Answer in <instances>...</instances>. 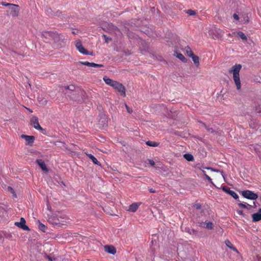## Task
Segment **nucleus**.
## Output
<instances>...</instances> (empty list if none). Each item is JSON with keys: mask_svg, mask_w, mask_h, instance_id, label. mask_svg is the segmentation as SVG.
Wrapping results in <instances>:
<instances>
[{"mask_svg": "<svg viewBox=\"0 0 261 261\" xmlns=\"http://www.w3.org/2000/svg\"><path fill=\"white\" fill-rule=\"evenodd\" d=\"M41 36L45 38L51 39L56 43H59L60 41L65 43V38L63 35H59L56 32L51 31H45L41 33Z\"/></svg>", "mask_w": 261, "mask_h": 261, "instance_id": "f257e3e1", "label": "nucleus"}, {"mask_svg": "<svg viewBox=\"0 0 261 261\" xmlns=\"http://www.w3.org/2000/svg\"><path fill=\"white\" fill-rule=\"evenodd\" d=\"M242 65L241 64H236L233 66L229 70V73H232L233 79L238 90L241 88V84L240 79L239 72L241 69Z\"/></svg>", "mask_w": 261, "mask_h": 261, "instance_id": "f03ea898", "label": "nucleus"}, {"mask_svg": "<svg viewBox=\"0 0 261 261\" xmlns=\"http://www.w3.org/2000/svg\"><path fill=\"white\" fill-rule=\"evenodd\" d=\"M112 87L118 90L121 94V95L123 97L126 96L125 94V88L124 86L121 83L116 81Z\"/></svg>", "mask_w": 261, "mask_h": 261, "instance_id": "7ed1b4c3", "label": "nucleus"}, {"mask_svg": "<svg viewBox=\"0 0 261 261\" xmlns=\"http://www.w3.org/2000/svg\"><path fill=\"white\" fill-rule=\"evenodd\" d=\"M242 196L248 199L255 200L258 196L256 194L250 190H245L242 192Z\"/></svg>", "mask_w": 261, "mask_h": 261, "instance_id": "20e7f679", "label": "nucleus"}, {"mask_svg": "<svg viewBox=\"0 0 261 261\" xmlns=\"http://www.w3.org/2000/svg\"><path fill=\"white\" fill-rule=\"evenodd\" d=\"M75 47L76 49L79 50V51L82 54L84 55H92V53H89V52L83 46L82 42L80 40H77L75 43Z\"/></svg>", "mask_w": 261, "mask_h": 261, "instance_id": "39448f33", "label": "nucleus"}, {"mask_svg": "<svg viewBox=\"0 0 261 261\" xmlns=\"http://www.w3.org/2000/svg\"><path fill=\"white\" fill-rule=\"evenodd\" d=\"M31 124L36 129L42 130L43 128L39 123V120L37 116H33L30 120Z\"/></svg>", "mask_w": 261, "mask_h": 261, "instance_id": "423d86ee", "label": "nucleus"}, {"mask_svg": "<svg viewBox=\"0 0 261 261\" xmlns=\"http://www.w3.org/2000/svg\"><path fill=\"white\" fill-rule=\"evenodd\" d=\"M15 225L21 228L24 230H29L30 229L28 226L25 225V220L23 218H21L20 222H15Z\"/></svg>", "mask_w": 261, "mask_h": 261, "instance_id": "0eeeda50", "label": "nucleus"}, {"mask_svg": "<svg viewBox=\"0 0 261 261\" xmlns=\"http://www.w3.org/2000/svg\"><path fill=\"white\" fill-rule=\"evenodd\" d=\"M222 190L226 192V193L231 195L235 199L239 198V196L238 195V194L233 191L231 190L230 188H229L228 187L226 186H224L222 187Z\"/></svg>", "mask_w": 261, "mask_h": 261, "instance_id": "6e6552de", "label": "nucleus"}, {"mask_svg": "<svg viewBox=\"0 0 261 261\" xmlns=\"http://www.w3.org/2000/svg\"><path fill=\"white\" fill-rule=\"evenodd\" d=\"M10 10V14L13 17H16L18 15L19 12V9L18 8V5H15L14 7H10L9 8Z\"/></svg>", "mask_w": 261, "mask_h": 261, "instance_id": "1a4fd4ad", "label": "nucleus"}, {"mask_svg": "<svg viewBox=\"0 0 261 261\" xmlns=\"http://www.w3.org/2000/svg\"><path fill=\"white\" fill-rule=\"evenodd\" d=\"M21 137V138L24 139L26 141L27 145H32L35 140V138L33 136L22 135Z\"/></svg>", "mask_w": 261, "mask_h": 261, "instance_id": "9d476101", "label": "nucleus"}, {"mask_svg": "<svg viewBox=\"0 0 261 261\" xmlns=\"http://www.w3.org/2000/svg\"><path fill=\"white\" fill-rule=\"evenodd\" d=\"M105 249V251L109 253L115 254L116 253V248L112 245H106Z\"/></svg>", "mask_w": 261, "mask_h": 261, "instance_id": "9b49d317", "label": "nucleus"}, {"mask_svg": "<svg viewBox=\"0 0 261 261\" xmlns=\"http://www.w3.org/2000/svg\"><path fill=\"white\" fill-rule=\"evenodd\" d=\"M252 217L253 222L260 221L261 220V208L259 209L257 213L252 214Z\"/></svg>", "mask_w": 261, "mask_h": 261, "instance_id": "f8f14e48", "label": "nucleus"}, {"mask_svg": "<svg viewBox=\"0 0 261 261\" xmlns=\"http://www.w3.org/2000/svg\"><path fill=\"white\" fill-rule=\"evenodd\" d=\"M36 162L39 165L40 167L42 169V170L47 172L48 169L46 166V164L45 162L41 159H38L36 160Z\"/></svg>", "mask_w": 261, "mask_h": 261, "instance_id": "ddd939ff", "label": "nucleus"}, {"mask_svg": "<svg viewBox=\"0 0 261 261\" xmlns=\"http://www.w3.org/2000/svg\"><path fill=\"white\" fill-rule=\"evenodd\" d=\"M140 203H134L130 204L128 208V211L132 212H135L138 210Z\"/></svg>", "mask_w": 261, "mask_h": 261, "instance_id": "4468645a", "label": "nucleus"}, {"mask_svg": "<svg viewBox=\"0 0 261 261\" xmlns=\"http://www.w3.org/2000/svg\"><path fill=\"white\" fill-rule=\"evenodd\" d=\"M103 80L107 85L111 86L112 87L116 82L115 81H113V80L110 79L109 77L106 76L103 77Z\"/></svg>", "mask_w": 261, "mask_h": 261, "instance_id": "2eb2a0df", "label": "nucleus"}, {"mask_svg": "<svg viewBox=\"0 0 261 261\" xmlns=\"http://www.w3.org/2000/svg\"><path fill=\"white\" fill-rule=\"evenodd\" d=\"M88 156L92 161L93 163L94 164L97 165L99 166H101V164L100 163V162L92 154H88Z\"/></svg>", "mask_w": 261, "mask_h": 261, "instance_id": "dca6fc26", "label": "nucleus"}, {"mask_svg": "<svg viewBox=\"0 0 261 261\" xmlns=\"http://www.w3.org/2000/svg\"><path fill=\"white\" fill-rule=\"evenodd\" d=\"M190 57L192 59V60H193V62L194 63V64L197 66H199V57L197 56H195V55H193V56H192Z\"/></svg>", "mask_w": 261, "mask_h": 261, "instance_id": "f3484780", "label": "nucleus"}, {"mask_svg": "<svg viewBox=\"0 0 261 261\" xmlns=\"http://www.w3.org/2000/svg\"><path fill=\"white\" fill-rule=\"evenodd\" d=\"M185 50L189 57H191L194 55L191 50V48L189 46H187L185 48Z\"/></svg>", "mask_w": 261, "mask_h": 261, "instance_id": "a211bd4d", "label": "nucleus"}, {"mask_svg": "<svg viewBox=\"0 0 261 261\" xmlns=\"http://www.w3.org/2000/svg\"><path fill=\"white\" fill-rule=\"evenodd\" d=\"M225 244L228 247L231 249L233 251H237V249L235 247H233V246L232 244V243H231V242L230 241H229L228 240H227L225 241Z\"/></svg>", "mask_w": 261, "mask_h": 261, "instance_id": "6ab92c4d", "label": "nucleus"}, {"mask_svg": "<svg viewBox=\"0 0 261 261\" xmlns=\"http://www.w3.org/2000/svg\"><path fill=\"white\" fill-rule=\"evenodd\" d=\"M184 156L188 161H193L194 160V157L191 154L186 153L184 155Z\"/></svg>", "mask_w": 261, "mask_h": 261, "instance_id": "aec40b11", "label": "nucleus"}, {"mask_svg": "<svg viewBox=\"0 0 261 261\" xmlns=\"http://www.w3.org/2000/svg\"><path fill=\"white\" fill-rule=\"evenodd\" d=\"M38 227L40 230H41L42 231L44 232H46L47 227L44 224H43V223H42L40 222H39Z\"/></svg>", "mask_w": 261, "mask_h": 261, "instance_id": "412c9836", "label": "nucleus"}, {"mask_svg": "<svg viewBox=\"0 0 261 261\" xmlns=\"http://www.w3.org/2000/svg\"><path fill=\"white\" fill-rule=\"evenodd\" d=\"M146 144L149 146L152 147H156L159 145V143L154 141H148L146 142Z\"/></svg>", "mask_w": 261, "mask_h": 261, "instance_id": "4be33fe9", "label": "nucleus"}, {"mask_svg": "<svg viewBox=\"0 0 261 261\" xmlns=\"http://www.w3.org/2000/svg\"><path fill=\"white\" fill-rule=\"evenodd\" d=\"M238 35L242 40H247V37L246 36L245 34L244 33H243L242 32H239L238 33Z\"/></svg>", "mask_w": 261, "mask_h": 261, "instance_id": "5701e85b", "label": "nucleus"}, {"mask_svg": "<svg viewBox=\"0 0 261 261\" xmlns=\"http://www.w3.org/2000/svg\"><path fill=\"white\" fill-rule=\"evenodd\" d=\"M176 57L184 62H186L187 61L185 57L183 56L182 54L180 53L178 54L176 56Z\"/></svg>", "mask_w": 261, "mask_h": 261, "instance_id": "b1692460", "label": "nucleus"}, {"mask_svg": "<svg viewBox=\"0 0 261 261\" xmlns=\"http://www.w3.org/2000/svg\"><path fill=\"white\" fill-rule=\"evenodd\" d=\"M79 63L80 64L86 65V66H89V67H91V62H89L88 61H84V62L80 61L79 62Z\"/></svg>", "mask_w": 261, "mask_h": 261, "instance_id": "393cba45", "label": "nucleus"}, {"mask_svg": "<svg viewBox=\"0 0 261 261\" xmlns=\"http://www.w3.org/2000/svg\"><path fill=\"white\" fill-rule=\"evenodd\" d=\"M1 4L3 5V6H6V7H8L9 8H10V7H14V4H10V3H6V2H3L1 3Z\"/></svg>", "mask_w": 261, "mask_h": 261, "instance_id": "a878e982", "label": "nucleus"}, {"mask_svg": "<svg viewBox=\"0 0 261 261\" xmlns=\"http://www.w3.org/2000/svg\"><path fill=\"white\" fill-rule=\"evenodd\" d=\"M91 67H96V68L101 67H103V65L99 64H96V63H94L91 62Z\"/></svg>", "mask_w": 261, "mask_h": 261, "instance_id": "bb28decb", "label": "nucleus"}, {"mask_svg": "<svg viewBox=\"0 0 261 261\" xmlns=\"http://www.w3.org/2000/svg\"><path fill=\"white\" fill-rule=\"evenodd\" d=\"M102 37L104 38L105 42L106 43H108L112 40V38L108 37L106 35L103 34Z\"/></svg>", "mask_w": 261, "mask_h": 261, "instance_id": "cd10ccee", "label": "nucleus"}, {"mask_svg": "<svg viewBox=\"0 0 261 261\" xmlns=\"http://www.w3.org/2000/svg\"><path fill=\"white\" fill-rule=\"evenodd\" d=\"M65 89H68L70 91H73L75 90V87L74 85H70L65 87Z\"/></svg>", "mask_w": 261, "mask_h": 261, "instance_id": "c85d7f7f", "label": "nucleus"}, {"mask_svg": "<svg viewBox=\"0 0 261 261\" xmlns=\"http://www.w3.org/2000/svg\"><path fill=\"white\" fill-rule=\"evenodd\" d=\"M239 206L240 207H242V208H248V206H250V205L248 204H245V203H240L239 204Z\"/></svg>", "mask_w": 261, "mask_h": 261, "instance_id": "c756f323", "label": "nucleus"}, {"mask_svg": "<svg viewBox=\"0 0 261 261\" xmlns=\"http://www.w3.org/2000/svg\"><path fill=\"white\" fill-rule=\"evenodd\" d=\"M206 227L208 229H212L213 228V224L212 222H209L206 223Z\"/></svg>", "mask_w": 261, "mask_h": 261, "instance_id": "7c9ffc66", "label": "nucleus"}, {"mask_svg": "<svg viewBox=\"0 0 261 261\" xmlns=\"http://www.w3.org/2000/svg\"><path fill=\"white\" fill-rule=\"evenodd\" d=\"M187 13L189 15H194L196 14V12L195 11H193L192 10H188L187 11Z\"/></svg>", "mask_w": 261, "mask_h": 261, "instance_id": "2f4dec72", "label": "nucleus"}, {"mask_svg": "<svg viewBox=\"0 0 261 261\" xmlns=\"http://www.w3.org/2000/svg\"><path fill=\"white\" fill-rule=\"evenodd\" d=\"M205 178L208 180V181L212 184L214 185V183L212 181V178L208 175H207L206 174H205V176H204Z\"/></svg>", "mask_w": 261, "mask_h": 261, "instance_id": "473e14b6", "label": "nucleus"}, {"mask_svg": "<svg viewBox=\"0 0 261 261\" xmlns=\"http://www.w3.org/2000/svg\"><path fill=\"white\" fill-rule=\"evenodd\" d=\"M39 102L40 105H46L47 103V100L46 99H40V100H39Z\"/></svg>", "mask_w": 261, "mask_h": 261, "instance_id": "72a5a7b5", "label": "nucleus"}, {"mask_svg": "<svg viewBox=\"0 0 261 261\" xmlns=\"http://www.w3.org/2000/svg\"><path fill=\"white\" fill-rule=\"evenodd\" d=\"M8 190L9 191H10L11 193H12L15 197H16V194L14 192V190H13V189L12 187H8Z\"/></svg>", "mask_w": 261, "mask_h": 261, "instance_id": "f704fd0d", "label": "nucleus"}, {"mask_svg": "<svg viewBox=\"0 0 261 261\" xmlns=\"http://www.w3.org/2000/svg\"><path fill=\"white\" fill-rule=\"evenodd\" d=\"M125 107H126L127 112L129 114H131L133 112V110L130 108H129L126 104H125Z\"/></svg>", "mask_w": 261, "mask_h": 261, "instance_id": "c9c22d12", "label": "nucleus"}, {"mask_svg": "<svg viewBox=\"0 0 261 261\" xmlns=\"http://www.w3.org/2000/svg\"><path fill=\"white\" fill-rule=\"evenodd\" d=\"M194 207H195L196 209L199 210L201 208V204L199 203H196L194 205Z\"/></svg>", "mask_w": 261, "mask_h": 261, "instance_id": "e433bc0d", "label": "nucleus"}, {"mask_svg": "<svg viewBox=\"0 0 261 261\" xmlns=\"http://www.w3.org/2000/svg\"><path fill=\"white\" fill-rule=\"evenodd\" d=\"M204 124V127H205V128L207 130L208 132H211V133H213V129L212 128H208L206 126H205V124Z\"/></svg>", "mask_w": 261, "mask_h": 261, "instance_id": "4c0bfd02", "label": "nucleus"}, {"mask_svg": "<svg viewBox=\"0 0 261 261\" xmlns=\"http://www.w3.org/2000/svg\"><path fill=\"white\" fill-rule=\"evenodd\" d=\"M233 17V18L236 20H238L239 19V15H237V14H234Z\"/></svg>", "mask_w": 261, "mask_h": 261, "instance_id": "58836bf2", "label": "nucleus"}, {"mask_svg": "<svg viewBox=\"0 0 261 261\" xmlns=\"http://www.w3.org/2000/svg\"><path fill=\"white\" fill-rule=\"evenodd\" d=\"M148 162H149V164L151 166H153L155 164L154 162L152 160H149Z\"/></svg>", "mask_w": 261, "mask_h": 261, "instance_id": "ea45409f", "label": "nucleus"}, {"mask_svg": "<svg viewBox=\"0 0 261 261\" xmlns=\"http://www.w3.org/2000/svg\"><path fill=\"white\" fill-rule=\"evenodd\" d=\"M204 168L206 169H208V170H211L212 171H217V172L218 171V170L214 169L211 167H205Z\"/></svg>", "mask_w": 261, "mask_h": 261, "instance_id": "a19ab883", "label": "nucleus"}, {"mask_svg": "<svg viewBox=\"0 0 261 261\" xmlns=\"http://www.w3.org/2000/svg\"><path fill=\"white\" fill-rule=\"evenodd\" d=\"M149 192H150V193H155V190H154L153 189H152V188H151V189H150L149 190Z\"/></svg>", "mask_w": 261, "mask_h": 261, "instance_id": "79ce46f5", "label": "nucleus"}, {"mask_svg": "<svg viewBox=\"0 0 261 261\" xmlns=\"http://www.w3.org/2000/svg\"><path fill=\"white\" fill-rule=\"evenodd\" d=\"M198 167L199 169H200V170H202V173H203V174L204 176H205V174H206L205 171L204 170H202V169H201V168L200 167Z\"/></svg>", "mask_w": 261, "mask_h": 261, "instance_id": "37998d69", "label": "nucleus"}, {"mask_svg": "<svg viewBox=\"0 0 261 261\" xmlns=\"http://www.w3.org/2000/svg\"><path fill=\"white\" fill-rule=\"evenodd\" d=\"M47 258L48 259V260H49V261H51V260H52L51 258L50 257L48 256H47Z\"/></svg>", "mask_w": 261, "mask_h": 261, "instance_id": "c03bdc74", "label": "nucleus"}, {"mask_svg": "<svg viewBox=\"0 0 261 261\" xmlns=\"http://www.w3.org/2000/svg\"><path fill=\"white\" fill-rule=\"evenodd\" d=\"M258 261H261V257H258Z\"/></svg>", "mask_w": 261, "mask_h": 261, "instance_id": "a18cd8bd", "label": "nucleus"}, {"mask_svg": "<svg viewBox=\"0 0 261 261\" xmlns=\"http://www.w3.org/2000/svg\"><path fill=\"white\" fill-rule=\"evenodd\" d=\"M28 109L30 112L32 113L33 112L31 109Z\"/></svg>", "mask_w": 261, "mask_h": 261, "instance_id": "49530a36", "label": "nucleus"}, {"mask_svg": "<svg viewBox=\"0 0 261 261\" xmlns=\"http://www.w3.org/2000/svg\"><path fill=\"white\" fill-rule=\"evenodd\" d=\"M55 224H58V222H55Z\"/></svg>", "mask_w": 261, "mask_h": 261, "instance_id": "de8ad7c7", "label": "nucleus"}, {"mask_svg": "<svg viewBox=\"0 0 261 261\" xmlns=\"http://www.w3.org/2000/svg\"><path fill=\"white\" fill-rule=\"evenodd\" d=\"M260 201H261V196H260Z\"/></svg>", "mask_w": 261, "mask_h": 261, "instance_id": "09e8293b", "label": "nucleus"}]
</instances>
